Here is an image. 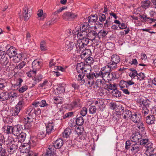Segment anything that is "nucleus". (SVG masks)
I'll return each mask as SVG.
<instances>
[{
  "label": "nucleus",
  "instance_id": "nucleus-58",
  "mask_svg": "<svg viewBox=\"0 0 156 156\" xmlns=\"http://www.w3.org/2000/svg\"><path fill=\"white\" fill-rule=\"evenodd\" d=\"M13 128L11 126H7L6 127V129L5 130V133L8 134H13Z\"/></svg>",
  "mask_w": 156,
  "mask_h": 156
},
{
  "label": "nucleus",
  "instance_id": "nucleus-8",
  "mask_svg": "<svg viewBox=\"0 0 156 156\" xmlns=\"http://www.w3.org/2000/svg\"><path fill=\"white\" fill-rule=\"evenodd\" d=\"M46 128V134L49 135L55 131L54 129L55 124L52 121H50L47 124H45Z\"/></svg>",
  "mask_w": 156,
  "mask_h": 156
},
{
  "label": "nucleus",
  "instance_id": "nucleus-39",
  "mask_svg": "<svg viewBox=\"0 0 156 156\" xmlns=\"http://www.w3.org/2000/svg\"><path fill=\"white\" fill-rule=\"evenodd\" d=\"M64 145L63 140L61 139H57L53 143V146H62Z\"/></svg>",
  "mask_w": 156,
  "mask_h": 156
},
{
  "label": "nucleus",
  "instance_id": "nucleus-25",
  "mask_svg": "<svg viewBox=\"0 0 156 156\" xmlns=\"http://www.w3.org/2000/svg\"><path fill=\"white\" fill-rule=\"evenodd\" d=\"M28 12V8L27 5H26L25 6L23 10V15L25 21L27 20L30 16Z\"/></svg>",
  "mask_w": 156,
  "mask_h": 156
},
{
  "label": "nucleus",
  "instance_id": "nucleus-36",
  "mask_svg": "<svg viewBox=\"0 0 156 156\" xmlns=\"http://www.w3.org/2000/svg\"><path fill=\"white\" fill-rule=\"evenodd\" d=\"M54 103L56 104H61L63 103V98L60 97H54L53 99Z\"/></svg>",
  "mask_w": 156,
  "mask_h": 156
},
{
  "label": "nucleus",
  "instance_id": "nucleus-26",
  "mask_svg": "<svg viewBox=\"0 0 156 156\" xmlns=\"http://www.w3.org/2000/svg\"><path fill=\"white\" fill-rule=\"evenodd\" d=\"M141 145L145 146H152L153 144L149 141L147 139H143L140 140L139 143Z\"/></svg>",
  "mask_w": 156,
  "mask_h": 156
},
{
  "label": "nucleus",
  "instance_id": "nucleus-47",
  "mask_svg": "<svg viewBox=\"0 0 156 156\" xmlns=\"http://www.w3.org/2000/svg\"><path fill=\"white\" fill-rule=\"evenodd\" d=\"M148 105V103L146 100H144L141 101L139 105V107H142L143 108H147Z\"/></svg>",
  "mask_w": 156,
  "mask_h": 156
},
{
  "label": "nucleus",
  "instance_id": "nucleus-1",
  "mask_svg": "<svg viewBox=\"0 0 156 156\" xmlns=\"http://www.w3.org/2000/svg\"><path fill=\"white\" fill-rule=\"evenodd\" d=\"M141 135L139 133L133 134L131 137V140L126 141L125 143V146H133L137 144L139 140L140 139Z\"/></svg>",
  "mask_w": 156,
  "mask_h": 156
},
{
  "label": "nucleus",
  "instance_id": "nucleus-41",
  "mask_svg": "<svg viewBox=\"0 0 156 156\" xmlns=\"http://www.w3.org/2000/svg\"><path fill=\"white\" fill-rule=\"evenodd\" d=\"M40 48L42 51H45L48 50L46 43L45 41H41L40 44Z\"/></svg>",
  "mask_w": 156,
  "mask_h": 156
},
{
  "label": "nucleus",
  "instance_id": "nucleus-30",
  "mask_svg": "<svg viewBox=\"0 0 156 156\" xmlns=\"http://www.w3.org/2000/svg\"><path fill=\"white\" fill-rule=\"evenodd\" d=\"M111 60L112 62H113L118 64L120 62V56L116 54H114L112 56Z\"/></svg>",
  "mask_w": 156,
  "mask_h": 156
},
{
  "label": "nucleus",
  "instance_id": "nucleus-29",
  "mask_svg": "<svg viewBox=\"0 0 156 156\" xmlns=\"http://www.w3.org/2000/svg\"><path fill=\"white\" fill-rule=\"evenodd\" d=\"M9 97L8 100L9 101L10 103L13 102L15 99L17 97V94L14 92H9Z\"/></svg>",
  "mask_w": 156,
  "mask_h": 156
},
{
  "label": "nucleus",
  "instance_id": "nucleus-35",
  "mask_svg": "<svg viewBox=\"0 0 156 156\" xmlns=\"http://www.w3.org/2000/svg\"><path fill=\"white\" fill-rule=\"evenodd\" d=\"M98 20V17L97 15H91L88 18V21L90 24L95 23Z\"/></svg>",
  "mask_w": 156,
  "mask_h": 156
},
{
  "label": "nucleus",
  "instance_id": "nucleus-62",
  "mask_svg": "<svg viewBox=\"0 0 156 156\" xmlns=\"http://www.w3.org/2000/svg\"><path fill=\"white\" fill-rule=\"evenodd\" d=\"M28 88V87L27 85H23L19 88L18 91L20 93H23Z\"/></svg>",
  "mask_w": 156,
  "mask_h": 156
},
{
  "label": "nucleus",
  "instance_id": "nucleus-52",
  "mask_svg": "<svg viewBox=\"0 0 156 156\" xmlns=\"http://www.w3.org/2000/svg\"><path fill=\"white\" fill-rule=\"evenodd\" d=\"M89 39L87 37H85L83 39H82L81 40H78L80 41H81L82 43H83V45H84L85 46H86L89 43Z\"/></svg>",
  "mask_w": 156,
  "mask_h": 156
},
{
  "label": "nucleus",
  "instance_id": "nucleus-27",
  "mask_svg": "<svg viewBox=\"0 0 156 156\" xmlns=\"http://www.w3.org/2000/svg\"><path fill=\"white\" fill-rule=\"evenodd\" d=\"M13 57V60L14 62H18L21 61L22 58V55L21 53L18 54L16 53Z\"/></svg>",
  "mask_w": 156,
  "mask_h": 156
},
{
  "label": "nucleus",
  "instance_id": "nucleus-53",
  "mask_svg": "<svg viewBox=\"0 0 156 156\" xmlns=\"http://www.w3.org/2000/svg\"><path fill=\"white\" fill-rule=\"evenodd\" d=\"M85 62L87 63V65H90L94 62L93 58L90 57H88L85 60Z\"/></svg>",
  "mask_w": 156,
  "mask_h": 156
},
{
  "label": "nucleus",
  "instance_id": "nucleus-56",
  "mask_svg": "<svg viewBox=\"0 0 156 156\" xmlns=\"http://www.w3.org/2000/svg\"><path fill=\"white\" fill-rule=\"evenodd\" d=\"M151 5V2L149 1H145L143 2L142 6L145 9L148 8Z\"/></svg>",
  "mask_w": 156,
  "mask_h": 156
},
{
  "label": "nucleus",
  "instance_id": "nucleus-13",
  "mask_svg": "<svg viewBox=\"0 0 156 156\" xmlns=\"http://www.w3.org/2000/svg\"><path fill=\"white\" fill-rule=\"evenodd\" d=\"M75 45L74 42H70L69 41H67L65 42L63 49L65 51H70L73 49Z\"/></svg>",
  "mask_w": 156,
  "mask_h": 156
},
{
  "label": "nucleus",
  "instance_id": "nucleus-59",
  "mask_svg": "<svg viewBox=\"0 0 156 156\" xmlns=\"http://www.w3.org/2000/svg\"><path fill=\"white\" fill-rule=\"evenodd\" d=\"M24 121L25 124V127L26 128L30 129L32 127V125L31 123L32 122H28V121H26V119L25 118H24Z\"/></svg>",
  "mask_w": 156,
  "mask_h": 156
},
{
  "label": "nucleus",
  "instance_id": "nucleus-64",
  "mask_svg": "<svg viewBox=\"0 0 156 156\" xmlns=\"http://www.w3.org/2000/svg\"><path fill=\"white\" fill-rule=\"evenodd\" d=\"M25 62L24 61H22L16 67V68L19 70L21 69L25 66Z\"/></svg>",
  "mask_w": 156,
  "mask_h": 156
},
{
  "label": "nucleus",
  "instance_id": "nucleus-12",
  "mask_svg": "<svg viewBox=\"0 0 156 156\" xmlns=\"http://www.w3.org/2000/svg\"><path fill=\"white\" fill-rule=\"evenodd\" d=\"M76 47V51L77 53H80L81 51H82L86 49V48L83 43H82L81 41L78 40L76 44H75Z\"/></svg>",
  "mask_w": 156,
  "mask_h": 156
},
{
  "label": "nucleus",
  "instance_id": "nucleus-22",
  "mask_svg": "<svg viewBox=\"0 0 156 156\" xmlns=\"http://www.w3.org/2000/svg\"><path fill=\"white\" fill-rule=\"evenodd\" d=\"M104 99L100 98L98 99L94 100V104L98 107V108L101 109L102 108L104 107Z\"/></svg>",
  "mask_w": 156,
  "mask_h": 156
},
{
  "label": "nucleus",
  "instance_id": "nucleus-16",
  "mask_svg": "<svg viewBox=\"0 0 156 156\" xmlns=\"http://www.w3.org/2000/svg\"><path fill=\"white\" fill-rule=\"evenodd\" d=\"M76 79L77 81H80L81 85L83 84L85 82L86 83V78H87L86 75L78 73L76 76Z\"/></svg>",
  "mask_w": 156,
  "mask_h": 156
},
{
  "label": "nucleus",
  "instance_id": "nucleus-60",
  "mask_svg": "<svg viewBox=\"0 0 156 156\" xmlns=\"http://www.w3.org/2000/svg\"><path fill=\"white\" fill-rule=\"evenodd\" d=\"M117 64L116 63H114L112 62L109 63L108 64L110 68H111V70H114L116 69L117 67Z\"/></svg>",
  "mask_w": 156,
  "mask_h": 156
},
{
  "label": "nucleus",
  "instance_id": "nucleus-4",
  "mask_svg": "<svg viewBox=\"0 0 156 156\" xmlns=\"http://www.w3.org/2000/svg\"><path fill=\"white\" fill-rule=\"evenodd\" d=\"M134 82L132 80L126 81L122 80L120 81L119 85L121 89L123 88H129V87L132 85L134 86Z\"/></svg>",
  "mask_w": 156,
  "mask_h": 156
},
{
  "label": "nucleus",
  "instance_id": "nucleus-11",
  "mask_svg": "<svg viewBox=\"0 0 156 156\" xmlns=\"http://www.w3.org/2000/svg\"><path fill=\"white\" fill-rule=\"evenodd\" d=\"M42 65V62H40L39 60L37 59L33 61L32 64L33 70L35 71V72H36L41 68Z\"/></svg>",
  "mask_w": 156,
  "mask_h": 156
},
{
  "label": "nucleus",
  "instance_id": "nucleus-24",
  "mask_svg": "<svg viewBox=\"0 0 156 156\" xmlns=\"http://www.w3.org/2000/svg\"><path fill=\"white\" fill-rule=\"evenodd\" d=\"M9 95V92L6 91H3L0 93V101H2L8 100Z\"/></svg>",
  "mask_w": 156,
  "mask_h": 156
},
{
  "label": "nucleus",
  "instance_id": "nucleus-37",
  "mask_svg": "<svg viewBox=\"0 0 156 156\" xmlns=\"http://www.w3.org/2000/svg\"><path fill=\"white\" fill-rule=\"evenodd\" d=\"M37 15L38 17L40 18V19L41 20H43L47 16L46 14L45 13H43V10L41 9L38 10Z\"/></svg>",
  "mask_w": 156,
  "mask_h": 156
},
{
  "label": "nucleus",
  "instance_id": "nucleus-48",
  "mask_svg": "<svg viewBox=\"0 0 156 156\" xmlns=\"http://www.w3.org/2000/svg\"><path fill=\"white\" fill-rule=\"evenodd\" d=\"M99 20L101 22H103L104 23V22L106 21V16L105 14L102 13H100L99 15Z\"/></svg>",
  "mask_w": 156,
  "mask_h": 156
},
{
  "label": "nucleus",
  "instance_id": "nucleus-5",
  "mask_svg": "<svg viewBox=\"0 0 156 156\" xmlns=\"http://www.w3.org/2000/svg\"><path fill=\"white\" fill-rule=\"evenodd\" d=\"M111 71V68H110L108 65L101 68V70L99 73H96V74L94 75L93 76L99 77L100 76H101L102 75L103 76V75L110 72Z\"/></svg>",
  "mask_w": 156,
  "mask_h": 156
},
{
  "label": "nucleus",
  "instance_id": "nucleus-54",
  "mask_svg": "<svg viewBox=\"0 0 156 156\" xmlns=\"http://www.w3.org/2000/svg\"><path fill=\"white\" fill-rule=\"evenodd\" d=\"M97 111V108L95 106H90L89 109V113L90 114L95 113Z\"/></svg>",
  "mask_w": 156,
  "mask_h": 156
},
{
  "label": "nucleus",
  "instance_id": "nucleus-31",
  "mask_svg": "<svg viewBox=\"0 0 156 156\" xmlns=\"http://www.w3.org/2000/svg\"><path fill=\"white\" fill-rule=\"evenodd\" d=\"M42 78V76L40 74L34 77L33 80L34 81V83L32 84V87L34 86L37 83L41 81Z\"/></svg>",
  "mask_w": 156,
  "mask_h": 156
},
{
  "label": "nucleus",
  "instance_id": "nucleus-28",
  "mask_svg": "<svg viewBox=\"0 0 156 156\" xmlns=\"http://www.w3.org/2000/svg\"><path fill=\"white\" fill-rule=\"evenodd\" d=\"M120 29H126V30H124L125 34H128L130 31L129 28L127 27V26L125 23H121L119 25H118Z\"/></svg>",
  "mask_w": 156,
  "mask_h": 156
},
{
  "label": "nucleus",
  "instance_id": "nucleus-34",
  "mask_svg": "<svg viewBox=\"0 0 156 156\" xmlns=\"http://www.w3.org/2000/svg\"><path fill=\"white\" fill-rule=\"evenodd\" d=\"M71 132V130L69 128H66L65 129L64 131L62 133L63 137L64 138H68L69 137Z\"/></svg>",
  "mask_w": 156,
  "mask_h": 156
},
{
  "label": "nucleus",
  "instance_id": "nucleus-57",
  "mask_svg": "<svg viewBox=\"0 0 156 156\" xmlns=\"http://www.w3.org/2000/svg\"><path fill=\"white\" fill-rule=\"evenodd\" d=\"M69 125L71 127H75L77 125L76 122L74 119H71L69 122Z\"/></svg>",
  "mask_w": 156,
  "mask_h": 156
},
{
  "label": "nucleus",
  "instance_id": "nucleus-7",
  "mask_svg": "<svg viewBox=\"0 0 156 156\" xmlns=\"http://www.w3.org/2000/svg\"><path fill=\"white\" fill-rule=\"evenodd\" d=\"M77 16L76 14L69 12H65L62 15L63 19L66 20H71Z\"/></svg>",
  "mask_w": 156,
  "mask_h": 156
},
{
  "label": "nucleus",
  "instance_id": "nucleus-18",
  "mask_svg": "<svg viewBox=\"0 0 156 156\" xmlns=\"http://www.w3.org/2000/svg\"><path fill=\"white\" fill-rule=\"evenodd\" d=\"M156 121V118L154 115H150L146 117V122L148 125H152L155 124Z\"/></svg>",
  "mask_w": 156,
  "mask_h": 156
},
{
  "label": "nucleus",
  "instance_id": "nucleus-44",
  "mask_svg": "<svg viewBox=\"0 0 156 156\" xmlns=\"http://www.w3.org/2000/svg\"><path fill=\"white\" fill-rule=\"evenodd\" d=\"M30 147H19V150L21 152L27 153L29 152Z\"/></svg>",
  "mask_w": 156,
  "mask_h": 156
},
{
  "label": "nucleus",
  "instance_id": "nucleus-2",
  "mask_svg": "<svg viewBox=\"0 0 156 156\" xmlns=\"http://www.w3.org/2000/svg\"><path fill=\"white\" fill-rule=\"evenodd\" d=\"M94 74H88L87 75V78H86V85L88 87H91V89L96 90L98 88H99L96 84L94 83V79L99 77L93 76Z\"/></svg>",
  "mask_w": 156,
  "mask_h": 156
},
{
  "label": "nucleus",
  "instance_id": "nucleus-3",
  "mask_svg": "<svg viewBox=\"0 0 156 156\" xmlns=\"http://www.w3.org/2000/svg\"><path fill=\"white\" fill-rule=\"evenodd\" d=\"M35 112V108L32 106L29 107L25 110L27 116H26L24 118L26 119V121L29 122H32L33 120V117L34 116Z\"/></svg>",
  "mask_w": 156,
  "mask_h": 156
},
{
  "label": "nucleus",
  "instance_id": "nucleus-55",
  "mask_svg": "<svg viewBox=\"0 0 156 156\" xmlns=\"http://www.w3.org/2000/svg\"><path fill=\"white\" fill-rule=\"evenodd\" d=\"M63 112L61 110H59L55 115L57 119H62V118H63Z\"/></svg>",
  "mask_w": 156,
  "mask_h": 156
},
{
  "label": "nucleus",
  "instance_id": "nucleus-23",
  "mask_svg": "<svg viewBox=\"0 0 156 156\" xmlns=\"http://www.w3.org/2000/svg\"><path fill=\"white\" fill-rule=\"evenodd\" d=\"M80 53L81 57L82 59L84 60L88 57L91 53L90 50L89 49H86Z\"/></svg>",
  "mask_w": 156,
  "mask_h": 156
},
{
  "label": "nucleus",
  "instance_id": "nucleus-40",
  "mask_svg": "<svg viewBox=\"0 0 156 156\" xmlns=\"http://www.w3.org/2000/svg\"><path fill=\"white\" fill-rule=\"evenodd\" d=\"M26 136V133L22 132L17 136L18 137V139L20 142H23L25 139Z\"/></svg>",
  "mask_w": 156,
  "mask_h": 156
},
{
  "label": "nucleus",
  "instance_id": "nucleus-38",
  "mask_svg": "<svg viewBox=\"0 0 156 156\" xmlns=\"http://www.w3.org/2000/svg\"><path fill=\"white\" fill-rule=\"evenodd\" d=\"M106 81V80H104L103 78L102 79H98L96 80V84L97 85L98 87H101L105 84Z\"/></svg>",
  "mask_w": 156,
  "mask_h": 156
},
{
  "label": "nucleus",
  "instance_id": "nucleus-63",
  "mask_svg": "<svg viewBox=\"0 0 156 156\" xmlns=\"http://www.w3.org/2000/svg\"><path fill=\"white\" fill-rule=\"evenodd\" d=\"M46 134L43 131H41L39 132L37 134V137L40 139L43 138L46 136Z\"/></svg>",
  "mask_w": 156,
  "mask_h": 156
},
{
  "label": "nucleus",
  "instance_id": "nucleus-46",
  "mask_svg": "<svg viewBox=\"0 0 156 156\" xmlns=\"http://www.w3.org/2000/svg\"><path fill=\"white\" fill-rule=\"evenodd\" d=\"M56 92L58 94H63L65 90L64 87L62 86H59L56 88Z\"/></svg>",
  "mask_w": 156,
  "mask_h": 156
},
{
  "label": "nucleus",
  "instance_id": "nucleus-15",
  "mask_svg": "<svg viewBox=\"0 0 156 156\" xmlns=\"http://www.w3.org/2000/svg\"><path fill=\"white\" fill-rule=\"evenodd\" d=\"M140 115L137 112H132L130 119L134 123H138L140 121Z\"/></svg>",
  "mask_w": 156,
  "mask_h": 156
},
{
  "label": "nucleus",
  "instance_id": "nucleus-32",
  "mask_svg": "<svg viewBox=\"0 0 156 156\" xmlns=\"http://www.w3.org/2000/svg\"><path fill=\"white\" fill-rule=\"evenodd\" d=\"M84 64L83 62L78 63L76 67V70L78 73H82L84 72Z\"/></svg>",
  "mask_w": 156,
  "mask_h": 156
},
{
  "label": "nucleus",
  "instance_id": "nucleus-43",
  "mask_svg": "<svg viewBox=\"0 0 156 156\" xmlns=\"http://www.w3.org/2000/svg\"><path fill=\"white\" fill-rule=\"evenodd\" d=\"M20 109L15 107L12 109L11 111V114L12 116L17 115L20 111Z\"/></svg>",
  "mask_w": 156,
  "mask_h": 156
},
{
  "label": "nucleus",
  "instance_id": "nucleus-19",
  "mask_svg": "<svg viewBox=\"0 0 156 156\" xmlns=\"http://www.w3.org/2000/svg\"><path fill=\"white\" fill-rule=\"evenodd\" d=\"M22 126L20 125H17L16 126L13 128V134L16 136H18V135L22 132Z\"/></svg>",
  "mask_w": 156,
  "mask_h": 156
},
{
  "label": "nucleus",
  "instance_id": "nucleus-50",
  "mask_svg": "<svg viewBox=\"0 0 156 156\" xmlns=\"http://www.w3.org/2000/svg\"><path fill=\"white\" fill-rule=\"evenodd\" d=\"M4 81L3 79L0 78V90H3L7 86L6 82Z\"/></svg>",
  "mask_w": 156,
  "mask_h": 156
},
{
  "label": "nucleus",
  "instance_id": "nucleus-17",
  "mask_svg": "<svg viewBox=\"0 0 156 156\" xmlns=\"http://www.w3.org/2000/svg\"><path fill=\"white\" fill-rule=\"evenodd\" d=\"M16 53V50L13 46H11L6 51V54L9 58L12 57Z\"/></svg>",
  "mask_w": 156,
  "mask_h": 156
},
{
  "label": "nucleus",
  "instance_id": "nucleus-9",
  "mask_svg": "<svg viewBox=\"0 0 156 156\" xmlns=\"http://www.w3.org/2000/svg\"><path fill=\"white\" fill-rule=\"evenodd\" d=\"M142 21L144 22L149 23L151 24L152 23H154L156 21V19L150 17H148L146 14H143L140 16Z\"/></svg>",
  "mask_w": 156,
  "mask_h": 156
},
{
  "label": "nucleus",
  "instance_id": "nucleus-42",
  "mask_svg": "<svg viewBox=\"0 0 156 156\" xmlns=\"http://www.w3.org/2000/svg\"><path fill=\"white\" fill-rule=\"evenodd\" d=\"M112 94L113 96L119 98L121 96V92L117 89L113 90L112 92Z\"/></svg>",
  "mask_w": 156,
  "mask_h": 156
},
{
  "label": "nucleus",
  "instance_id": "nucleus-45",
  "mask_svg": "<svg viewBox=\"0 0 156 156\" xmlns=\"http://www.w3.org/2000/svg\"><path fill=\"white\" fill-rule=\"evenodd\" d=\"M77 125L78 126H81L84 123V120L83 118L81 116L76 118L75 119Z\"/></svg>",
  "mask_w": 156,
  "mask_h": 156
},
{
  "label": "nucleus",
  "instance_id": "nucleus-49",
  "mask_svg": "<svg viewBox=\"0 0 156 156\" xmlns=\"http://www.w3.org/2000/svg\"><path fill=\"white\" fill-rule=\"evenodd\" d=\"M106 92V89L102 88L99 87L97 90V93L99 95L102 96L104 95Z\"/></svg>",
  "mask_w": 156,
  "mask_h": 156
},
{
  "label": "nucleus",
  "instance_id": "nucleus-10",
  "mask_svg": "<svg viewBox=\"0 0 156 156\" xmlns=\"http://www.w3.org/2000/svg\"><path fill=\"white\" fill-rule=\"evenodd\" d=\"M76 32H73L75 35H77L78 40H81L83 38L87 36V31L83 30H81L79 32V30L75 29Z\"/></svg>",
  "mask_w": 156,
  "mask_h": 156
},
{
  "label": "nucleus",
  "instance_id": "nucleus-51",
  "mask_svg": "<svg viewBox=\"0 0 156 156\" xmlns=\"http://www.w3.org/2000/svg\"><path fill=\"white\" fill-rule=\"evenodd\" d=\"M129 63L132 65L134 66H136L138 65V62L137 59L136 58H132L130 59Z\"/></svg>",
  "mask_w": 156,
  "mask_h": 156
},
{
  "label": "nucleus",
  "instance_id": "nucleus-6",
  "mask_svg": "<svg viewBox=\"0 0 156 156\" xmlns=\"http://www.w3.org/2000/svg\"><path fill=\"white\" fill-rule=\"evenodd\" d=\"M99 77L103 78L106 81H108L109 82L115 79L116 78V76L115 73L109 72L108 73L103 75V76H101Z\"/></svg>",
  "mask_w": 156,
  "mask_h": 156
},
{
  "label": "nucleus",
  "instance_id": "nucleus-61",
  "mask_svg": "<svg viewBox=\"0 0 156 156\" xmlns=\"http://www.w3.org/2000/svg\"><path fill=\"white\" fill-rule=\"evenodd\" d=\"M77 103L75 101L72 102L70 104L68 105V107L70 109H72L77 105Z\"/></svg>",
  "mask_w": 156,
  "mask_h": 156
},
{
  "label": "nucleus",
  "instance_id": "nucleus-20",
  "mask_svg": "<svg viewBox=\"0 0 156 156\" xmlns=\"http://www.w3.org/2000/svg\"><path fill=\"white\" fill-rule=\"evenodd\" d=\"M84 75L87 78V75L88 74H95L96 73H90L91 71V68L90 65L84 64Z\"/></svg>",
  "mask_w": 156,
  "mask_h": 156
},
{
  "label": "nucleus",
  "instance_id": "nucleus-21",
  "mask_svg": "<svg viewBox=\"0 0 156 156\" xmlns=\"http://www.w3.org/2000/svg\"><path fill=\"white\" fill-rule=\"evenodd\" d=\"M87 37L89 40L93 41L94 40L96 37L98 35L96 31L94 30L88 32H87Z\"/></svg>",
  "mask_w": 156,
  "mask_h": 156
},
{
  "label": "nucleus",
  "instance_id": "nucleus-33",
  "mask_svg": "<svg viewBox=\"0 0 156 156\" xmlns=\"http://www.w3.org/2000/svg\"><path fill=\"white\" fill-rule=\"evenodd\" d=\"M61 147H60L58 148V149H60ZM56 148H56L55 147H50L48 148V149L47 150L46 152L47 153L49 154L50 156H53L55 152L56 151L55 149Z\"/></svg>",
  "mask_w": 156,
  "mask_h": 156
},
{
  "label": "nucleus",
  "instance_id": "nucleus-14",
  "mask_svg": "<svg viewBox=\"0 0 156 156\" xmlns=\"http://www.w3.org/2000/svg\"><path fill=\"white\" fill-rule=\"evenodd\" d=\"M132 113V112L131 111L126 109L124 110H122V113L121 115L123 117L124 119L126 120H128L130 119Z\"/></svg>",
  "mask_w": 156,
  "mask_h": 156
}]
</instances>
